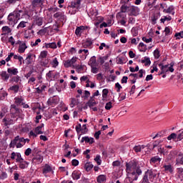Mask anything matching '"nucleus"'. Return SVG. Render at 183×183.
<instances>
[{
  "mask_svg": "<svg viewBox=\"0 0 183 183\" xmlns=\"http://www.w3.org/2000/svg\"><path fill=\"white\" fill-rule=\"evenodd\" d=\"M31 154H32V149L31 148L26 149L24 152V154L26 155V157H29Z\"/></svg>",
  "mask_w": 183,
  "mask_h": 183,
  "instance_id": "53",
  "label": "nucleus"
},
{
  "mask_svg": "<svg viewBox=\"0 0 183 183\" xmlns=\"http://www.w3.org/2000/svg\"><path fill=\"white\" fill-rule=\"evenodd\" d=\"M124 183H134V182L131 180V177H126L124 180Z\"/></svg>",
  "mask_w": 183,
  "mask_h": 183,
  "instance_id": "64",
  "label": "nucleus"
},
{
  "mask_svg": "<svg viewBox=\"0 0 183 183\" xmlns=\"http://www.w3.org/2000/svg\"><path fill=\"white\" fill-rule=\"evenodd\" d=\"M144 178L147 179H149L151 182H154V179L157 178V173L155 172V170L151 169H147L143 176Z\"/></svg>",
  "mask_w": 183,
  "mask_h": 183,
  "instance_id": "2",
  "label": "nucleus"
},
{
  "mask_svg": "<svg viewBox=\"0 0 183 183\" xmlns=\"http://www.w3.org/2000/svg\"><path fill=\"white\" fill-rule=\"evenodd\" d=\"M0 75L3 81H8L9 79V74L5 71H1Z\"/></svg>",
  "mask_w": 183,
  "mask_h": 183,
  "instance_id": "24",
  "label": "nucleus"
},
{
  "mask_svg": "<svg viewBox=\"0 0 183 183\" xmlns=\"http://www.w3.org/2000/svg\"><path fill=\"white\" fill-rule=\"evenodd\" d=\"M111 108H112V102H109L106 104L105 109H107V111H109Z\"/></svg>",
  "mask_w": 183,
  "mask_h": 183,
  "instance_id": "54",
  "label": "nucleus"
},
{
  "mask_svg": "<svg viewBox=\"0 0 183 183\" xmlns=\"http://www.w3.org/2000/svg\"><path fill=\"white\" fill-rule=\"evenodd\" d=\"M91 68H92V74H97L98 73L99 69L95 66H91Z\"/></svg>",
  "mask_w": 183,
  "mask_h": 183,
  "instance_id": "62",
  "label": "nucleus"
},
{
  "mask_svg": "<svg viewBox=\"0 0 183 183\" xmlns=\"http://www.w3.org/2000/svg\"><path fill=\"white\" fill-rule=\"evenodd\" d=\"M76 105V99L72 98L70 103V107L74 108Z\"/></svg>",
  "mask_w": 183,
  "mask_h": 183,
  "instance_id": "52",
  "label": "nucleus"
},
{
  "mask_svg": "<svg viewBox=\"0 0 183 183\" xmlns=\"http://www.w3.org/2000/svg\"><path fill=\"white\" fill-rule=\"evenodd\" d=\"M138 165V163L135 162V160H132L129 162L126 163V172L127 174H131L132 171H135L137 169V167Z\"/></svg>",
  "mask_w": 183,
  "mask_h": 183,
  "instance_id": "1",
  "label": "nucleus"
},
{
  "mask_svg": "<svg viewBox=\"0 0 183 183\" xmlns=\"http://www.w3.org/2000/svg\"><path fill=\"white\" fill-rule=\"evenodd\" d=\"M11 159H16V162H24V159L21 156V153L13 152L11 153Z\"/></svg>",
  "mask_w": 183,
  "mask_h": 183,
  "instance_id": "9",
  "label": "nucleus"
},
{
  "mask_svg": "<svg viewBox=\"0 0 183 183\" xmlns=\"http://www.w3.org/2000/svg\"><path fill=\"white\" fill-rule=\"evenodd\" d=\"M9 89H10V91H14V94H17V92H19V85L11 86L9 88Z\"/></svg>",
  "mask_w": 183,
  "mask_h": 183,
  "instance_id": "38",
  "label": "nucleus"
},
{
  "mask_svg": "<svg viewBox=\"0 0 183 183\" xmlns=\"http://www.w3.org/2000/svg\"><path fill=\"white\" fill-rule=\"evenodd\" d=\"M58 102H59V97H58L56 96L50 97L47 101L48 105H56V104H58Z\"/></svg>",
  "mask_w": 183,
  "mask_h": 183,
  "instance_id": "15",
  "label": "nucleus"
},
{
  "mask_svg": "<svg viewBox=\"0 0 183 183\" xmlns=\"http://www.w3.org/2000/svg\"><path fill=\"white\" fill-rule=\"evenodd\" d=\"M157 162H161V157L156 156L150 159V164H157Z\"/></svg>",
  "mask_w": 183,
  "mask_h": 183,
  "instance_id": "29",
  "label": "nucleus"
},
{
  "mask_svg": "<svg viewBox=\"0 0 183 183\" xmlns=\"http://www.w3.org/2000/svg\"><path fill=\"white\" fill-rule=\"evenodd\" d=\"M19 168H21V169H25V168H28V166L29 165V163L26 161H24L23 159V162H19Z\"/></svg>",
  "mask_w": 183,
  "mask_h": 183,
  "instance_id": "26",
  "label": "nucleus"
},
{
  "mask_svg": "<svg viewBox=\"0 0 183 183\" xmlns=\"http://www.w3.org/2000/svg\"><path fill=\"white\" fill-rule=\"evenodd\" d=\"M48 56V51H41L39 56V59H46Z\"/></svg>",
  "mask_w": 183,
  "mask_h": 183,
  "instance_id": "32",
  "label": "nucleus"
},
{
  "mask_svg": "<svg viewBox=\"0 0 183 183\" xmlns=\"http://www.w3.org/2000/svg\"><path fill=\"white\" fill-rule=\"evenodd\" d=\"M84 141H85V142H88L89 144H94V138H82L81 142H84Z\"/></svg>",
  "mask_w": 183,
  "mask_h": 183,
  "instance_id": "40",
  "label": "nucleus"
},
{
  "mask_svg": "<svg viewBox=\"0 0 183 183\" xmlns=\"http://www.w3.org/2000/svg\"><path fill=\"white\" fill-rule=\"evenodd\" d=\"M142 64H144L145 66H149L151 65V59L149 57L144 56V59L142 60Z\"/></svg>",
  "mask_w": 183,
  "mask_h": 183,
  "instance_id": "25",
  "label": "nucleus"
},
{
  "mask_svg": "<svg viewBox=\"0 0 183 183\" xmlns=\"http://www.w3.org/2000/svg\"><path fill=\"white\" fill-rule=\"evenodd\" d=\"M81 52H84L85 58H86V56H88V54H89L88 49H80L78 51L79 54H81Z\"/></svg>",
  "mask_w": 183,
  "mask_h": 183,
  "instance_id": "49",
  "label": "nucleus"
},
{
  "mask_svg": "<svg viewBox=\"0 0 183 183\" xmlns=\"http://www.w3.org/2000/svg\"><path fill=\"white\" fill-rule=\"evenodd\" d=\"M40 4H42V0H33L31 2L32 6H34V8H36V6H38V5Z\"/></svg>",
  "mask_w": 183,
  "mask_h": 183,
  "instance_id": "39",
  "label": "nucleus"
},
{
  "mask_svg": "<svg viewBox=\"0 0 183 183\" xmlns=\"http://www.w3.org/2000/svg\"><path fill=\"white\" fill-rule=\"evenodd\" d=\"M94 161L97 162V165H101L102 160H101V156L97 154L94 158Z\"/></svg>",
  "mask_w": 183,
  "mask_h": 183,
  "instance_id": "45",
  "label": "nucleus"
},
{
  "mask_svg": "<svg viewBox=\"0 0 183 183\" xmlns=\"http://www.w3.org/2000/svg\"><path fill=\"white\" fill-rule=\"evenodd\" d=\"M44 24V18L39 15H35L33 16V25H37V26H41Z\"/></svg>",
  "mask_w": 183,
  "mask_h": 183,
  "instance_id": "7",
  "label": "nucleus"
},
{
  "mask_svg": "<svg viewBox=\"0 0 183 183\" xmlns=\"http://www.w3.org/2000/svg\"><path fill=\"white\" fill-rule=\"evenodd\" d=\"M49 172H51V174H54V169H52V166L46 164L43 168H42V174L44 175V177H48L47 174H49Z\"/></svg>",
  "mask_w": 183,
  "mask_h": 183,
  "instance_id": "6",
  "label": "nucleus"
},
{
  "mask_svg": "<svg viewBox=\"0 0 183 183\" xmlns=\"http://www.w3.org/2000/svg\"><path fill=\"white\" fill-rule=\"evenodd\" d=\"M21 142L22 139L15 138L11 142L9 147L10 148H15V146L16 145V148H22V147H24V144H21Z\"/></svg>",
  "mask_w": 183,
  "mask_h": 183,
  "instance_id": "4",
  "label": "nucleus"
},
{
  "mask_svg": "<svg viewBox=\"0 0 183 183\" xmlns=\"http://www.w3.org/2000/svg\"><path fill=\"white\" fill-rule=\"evenodd\" d=\"M154 58H156V59H158V58H159L160 55H159V50L158 49H155L154 51Z\"/></svg>",
  "mask_w": 183,
  "mask_h": 183,
  "instance_id": "56",
  "label": "nucleus"
},
{
  "mask_svg": "<svg viewBox=\"0 0 183 183\" xmlns=\"http://www.w3.org/2000/svg\"><path fill=\"white\" fill-rule=\"evenodd\" d=\"M8 96V93L5 92L4 89H0V101H4L5 99V97Z\"/></svg>",
  "mask_w": 183,
  "mask_h": 183,
  "instance_id": "33",
  "label": "nucleus"
},
{
  "mask_svg": "<svg viewBox=\"0 0 183 183\" xmlns=\"http://www.w3.org/2000/svg\"><path fill=\"white\" fill-rule=\"evenodd\" d=\"M81 6V0H74V1H71L70 4V6H69L67 8L69 9V14H71L72 15V12H71V8H76L78 9Z\"/></svg>",
  "mask_w": 183,
  "mask_h": 183,
  "instance_id": "8",
  "label": "nucleus"
},
{
  "mask_svg": "<svg viewBox=\"0 0 183 183\" xmlns=\"http://www.w3.org/2000/svg\"><path fill=\"white\" fill-rule=\"evenodd\" d=\"M172 11H174V6H170L168 7L167 9H164L163 10V12H164V14H171V12H172Z\"/></svg>",
  "mask_w": 183,
  "mask_h": 183,
  "instance_id": "46",
  "label": "nucleus"
},
{
  "mask_svg": "<svg viewBox=\"0 0 183 183\" xmlns=\"http://www.w3.org/2000/svg\"><path fill=\"white\" fill-rule=\"evenodd\" d=\"M2 31L4 35H8L12 32V29H11V28H9L8 26H3Z\"/></svg>",
  "mask_w": 183,
  "mask_h": 183,
  "instance_id": "23",
  "label": "nucleus"
},
{
  "mask_svg": "<svg viewBox=\"0 0 183 183\" xmlns=\"http://www.w3.org/2000/svg\"><path fill=\"white\" fill-rule=\"evenodd\" d=\"M134 151L135 152H141V151H142V147H141V146H140V145L135 146V147H134Z\"/></svg>",
  "mask_w": 183,
  "mask_h": 183,
  "instance_id": "60",
  "label": "nucleus"
},
{
  "mask_svg": "<svg viewBox=\"0 0 183 183\" xmlns=\"http://www.w3.org/2000/svg\"><path fill=\"white\" fill-rule=\"evenodd\" d=\"M13 13L17 19H21V18H24L26 15V13L24 10H16Z\"/></svg>",
  "mask_w": 183,
  "mask_h": 183,
  "instance_id": "16",
  "label": "nucleus"
},
{
  "mask_svg": "<svg viewBox=\"0 0 183 183\" xmlns=\"http://www.w3.org/2000/svg\"><path fill=\"white\" fill-rule=\"evenodd\" d=\"M163 168L166 174H174V167L171 164L164 165Z\"/></svg>",
  "mask_w": 183,
  "mask_h": 183,
  "instance_id": "17",
  "label": "nucleus"
},
{
  "mask_svg": "<svg viewBox=\"0 0 183 183\" xmlns=\"http://www.w3.org/2000/svg\"><path fill=\"white\" fill-rule=\"evenodd\" d=\"M92 40L86 39L82 43L81 47L84 49L89 48V49H91V48H92Z\"/></svg>",
  "mask_w": 183,
  "mask_h": 183,
  "instance_id": "19",
  "label": "nucleus"
},
{
  "mask_svg": "<svg viewBox=\"0 0 183 183\" xmlns=\"http://www.w3.org/2000/svg\"><path fill=\"white\" fill-rule=\"evenodd\" d=\"M115 88L117 89V92H120L121 89H122V86H121V84H119V83H116L115 84Z\"/></svg>",
  "mask_w": 183,
  "mask_h": 183,
  "instance_id": "57",
  "label": "nucleus"
},
{
  "mask_svg": "<svg viewBox=\"0 0 183 183\" xmlns=\"http://www.w3.org/2000/svg\"><path fill=\"white\" fill-rule=\"evenodd\" d=\"M159 144H161V141H159V140L155 141L153 143V149H155V148H157H157H158V147H160Z\"/></svg>",
  "mask_w": 183,
  "mask_h": 183,
  "instance_id": "55",
  "label": "nucleus"
},
{
  "mask_svg": "<svg viewBox=\"0 0 183 183\" xmlns=\"http://www.w3.org/2000/svg\"><path fill=\"white\" fill-rule=\"evenodd\" d=\"M172 19V17L171 16H164L163 19H161L160 21L162 24H165V21H169Z\"/></svg>",
  "mask_w": 183,
  "mask_h": 183,
  "instance_id": "42",
  "label": "nucleus"
},
{
  "mask_svg": "<svg viewBox=\"0 0 183 183\" xmlns=\"http://www.w3.org/2000/svg\"><path fill=\"white\" fill-rule=\"evenodd\" d=\"M40 42L41 39H37L34 43L31 41V46H36V45H38V44H39Z\"/></svg>",
  "mask_w": 183,
  "mask_h": 183,
  "instance_id": "59",
  "label": "nucleus"
},
{
  "mask_svg": "<svg viewBox=\"0 0 183 183\" xmlns=\"http://www.w3.org/2000/svg\"><path fill=\"white\" fill-rule=\"evenodd\" d=\"M129 7H128V6H125V5H122V6H121L120 11H121V12H122V13H125V12H127V11H129Z\"/></svg>",
  "mask_w": 183,
  "mask_h": 183,
  "instance_id": "50",
  "label": "nucleus"
},
{
  "mask_svg": "<svg viewBox=\"0 0 183 183\" xmlns=\"http://www.w3.org/2000/svg\"><path fill=\"white\" fill-rule=\"evenodd\" d=\"M139 46L142 48V49L140 50L142 52H145V51H147V45H145L144 43H139Z\"/></svg>",
  "mask_w": 183,
  "mask_h": 183,
  "instance_id": "51",
  "label": "nucleus"
},
{
  "mask_svg": "<svg viewBox=\"0 0 183 183\" xmlns=\"http://www.w3.org/2000/svg\"><path fill=\"white\" fill-rule=\"evenodd\" d=\"M155 137H157V138H162V137H165V130L157 132L155 134Z\"/></svg>",
  "mask_w": 183,
  "mask_h": 183,
  "instance_id": "41",
  "label": "nucleus"
},
{
  "mask_svg": "<svg viewBox=\"0 0 183 183\" xmlns=\"http://www.w3.org/2000/svg\"><path fill=\"white\" fill-rule=\"evenodd\" d=\"M25 99L22 96H17L14 98V104L16 105L19 106L21 105V104H24Z\"/></svg>",
  "mask_w": 183,
  "mask_h": 183,
  "instance_id": "18",
  "label": "nucleus"
},
{
  "mask_svg": "<svg viewBox=\"0 0 183 183\" xmlns=\"http://www.w3.org/2000/svg\"><path fill=\"white\" fill-rule=\"evenodd\" d=\"M71 177L73 179L78 180L79 178H81V173H79L78 172H74L71 174Z\"/></svg>",
  "mask_w": 183,
  "mask_h": 183,
  "instance_id": "36",
  "label": "nucleus"
},
{
  "mask_svg": "<svg viewBox=\"0 0 183 183\" xmlns=\"http://www.w3.org/2000/svg\"><path fill=\"white\" fill-rule=\"evenodd\" d=\"M28 46H26V43L24 41L22 44L19 46V49H18L19 54H24V52H25Z\"/></svg>",
  "mask_w": 183,
  "mask_h": 183,
  "instance_id": "20",
  "label": "nucleus"
},
{
  "mask_svg": "<svg viewBox=\"0 0 183 183\" xmlns=\"http://www.w3.org/2000/svg\"><path fill=\"white\" fill-rule=\"evenodd\" d=\"M44 48H51V49H55L56 48V43H45Z\"/></svg>",
  "mask_w": 183,
  "mask_h": 183,
  "instance_id": "27",
  "label": "nucleus"
},
{
  "mask_svg": "<svg viewBox=\"0 0 183 183\" xmlns=\"http://www.w3.org/2000/svg\"><path fill=\"white\" fill-rule=\"evenodd\" d=\"M89 65L90 66H95V65H97V57H95L94 56H92L89 61Z\"/></svg>",
  "mask_w": 183,
  "mask_h": 183,
  "instance_id": "30",
  "label": "nucleus"
},
{
  "mask_svg": "<svg viewBox=\"0 0 183 183\" xmlns=\"http://www.w3.org/2000/svg\"><path fill=\"white\" fill-rule=\"evenodd\" d=\"M44 161V157L41 154H37L32 159V164L34 165H39V164H42V162Z\"/></svg>",
  "mask_w": 183,
  "mask_h": 183,
  "instance_id": "10",
  "label": "nucleus"
},
{
  "mask_svg": "<svg viewBox=\"0 0 183 183\" xmlns=\"http://www.w3.org/2000/svg\"><path fill=\"white\" fill-rule=\"evenodd\" d=\"M39 62L41 66H48V64H49V60L48 59H41L39 60Z\"/></svg>",
  "mask_w": 183,
  "mask_h": 183,
  "instance_id": "34",
  "label": "nucleus"
},
{
  "mask_svg": "<svg viewBox=\"0 0 183 183\" xmlns=\"http://www.w3.org/2000/svg\"><path fill=\"white\" fill-rule=\"evenodd\" d=\"M108 92H109V91H108L107 89H104L102 91V97L103 98H107V96L108 95Z\"/></svg>",
  "mask_w": 183,
  "mask_h": 183,
  "instance_id": "58",
  "label": "nucleus"
},
{
  "mask_svg": "<svg viewBox=\"0 0 183 183\" xmlns=\"http://www.w3.org/2000/svg\"><path fill=\"white\" fill-rule=\"evenodd\" d=\"M159 66L160 67L161 71H163V72H164V73L168 72V69H169L168 68H169V65H168V64L163 65L162 64H159Z\"/></svg>",
  "mask_w": 183,
  "mask_h": 183,
  "instance_id": "35",
  "label": "nucleus"
},
{
  "mask_svg": "<svg viewBox=\"0 0 183 183\" xmlns=\"http://www.w3.org/2000/svg\"><path fill=\"white\" fill-rule=\"evenodd\" d=\"M93 97H91V99L86 103V105L89 107V108H92V107H95L97 104L96 102H94Z\"/></svg>",
  "mask_w": 183,
  "mask_h": 183,
  "instance_id": "37",
  "label": "nucleus"
},
{
  "mask_svg": "<svg viewBox=\"0 0 183 183\" xmlns=\"http://www.w3.org/2000/svg\"><path fill=\"white\" fill-rule=\"evenodd\" d=\"M10 114H11V115H13L14 117H19V115L21 114V110H19L16 105L11 104L10 109Z\"/></svg>",
  "mask_w": 183,
  "mask_h": 183,
  "instance_id": "11",
  "label": "nucleus"
},
{
  "mask_svg": "<svg viewBox=\"0 0 183 183\" xmlns=\"http://www.w3.org/2000/svg\"><path fill=\"white\" fill-rule=\"evenodd\" d=\"M53 68H56L58 65H59V62H58V59L54 58L51 62Z\"/></svg>",
  "mask_w": 183,
  "mask_h": 183,
  "instance_id": "48",
  "label": "nucleus"
},
{
  "mask_svg": "<svg viewBox=\"0 0 183 183\" xmlns=\"http://www.w3.org/2000/svg\"><path fill=\"white\" fill-rule=\"evenodd\" d=\"M142 174V170H141V168L137 167L135 170H133L132 172H130V173H127V175H131V181H137L138 177Z\"/></svg>",
  "mask_w": 183,
  "mask_h": 183,
  "instance_id": "3",
  "label": "nucleus"
},
{
  "mask_svg": "<svg viewBox=\"0 0 183 183\" xmlns=\"http://www.w3.org/2000/svg\"><path fill=\"white\" fill-rule=\"evenodd\" d=\"M8 22L9 25H15L16 24V21L18 20L15 16V14L14 12H11L8 16Z\"/></svg>",
  "mask_w": 183,
  "mask_h": 183,
  "instance_id": "12",
  "label": "nucleus"
},
{
  "mask_svg": "<svg viewBox=\"0 0 183 183\" xmlns=\"http://www.w3.org/2000/svg\"><path fill=\"white\" fill-rule=\"evenodd\" d=\"M64 66L65 68H70V66H74V64L70 61V60H67L64 61Z\"/></svg>",
  "mask_w": 183,
  "mask_h": 183,
  "instance_id": "43",
  "label": "nucleus"
},
{
  "mask_svg": "<svg viewBox=\"0 0 183 183\" xmlns=\"http://www.w3.org/2000/svg\"><path fill=\"white\" fill-rule=\"evenodd\" d=\"M9 42L11 44V45H12V46H14V45H15V39H14L13 36H10L9 39Z\"/></svg>",
  "mask_w": 183,
  "mask_h": 183,
  "instance_id": "61",
  "label": "nucleus"
},
{
  "mask_svg": "<svg viewBox=\"0 0 183 183\" xmlns=\"http://www.w3.org/2000/svg\"><path fill=\"white\" fill-rule=\"evenodd\" d=\"M76 131L77 134H80L79 138L81 137V134H86L88 132V129L86 128V124H84L82 127L81 124L76 126Z\"/></svg>",
  "mask_w": 183,
  "mask_h": 183,
  "instance_id": "5",
  "label": "nucleus"
},
{
  "mask_svg": "<svg viewBox=\"0 0 183 183\" xmlns=\"http://www.w3.org/2000/svg\"><path fill=\"white\" fill-rule=\"evenodd\" d=\"M129 12H130L129 15L137 16L139 12V9L137 6H131L129 7Z\"/></svg>",
  "mask_w": 183,
  "mask_h": 183,
  "instance_id": "14",
  "label": "nucleus"
},
{
  "mask_svg": "<svg viewBox=\"0 0 183 183\" xmlns=\"http://www.w3.org/2000/svg\"><path fill=\"white\" fill-rule=\"evenodd\" d=\"M114 167H121V162L117 160L112 162Z\"/></svg>",
  "mask_w": 183,
  "mask_h": 183,
  "instance_id": "63",
  "label": "nucleus"
},
{
  "mask_svg": "<svg viewBox=\"0 0 183 183\" xmlns=\"http://www.w3.org/2000/svg\"><path fill=\"white\" fill-rule=\"evenodd\" d=\"M107 181V176L105 174H100L97 178V182L98 183H103Z\"/></svg>",
  "mask_w": 183,
  "mask_h": 183,
  "instance_id": "22",
  "label": "nucleus"
},
{
  "mask_svg": "<svg viewBox=\"0 0 183 183\" xmlns=\"http://www.w3.org/2000/svg\"><path fill=\"white\" fill-rule=\"evenodd\" d=\"M86 26H81L77 27L75 31V34L77 36H81V34H82V31H85L86 29Z\"/></svg>",
  "mask_w": 183,
  "mask_h": 183,
  "instance_id": "21",
  "label": "nucleus"
},
{
  "mask_svg": "<svg viewBox=\"0 0 183 183\" xmlns=\"http://www.w3.org/2000/svg\"><path fill=\"white\" fill-rule=\"evenodd\" d=\"M26 61L27 65L32 64V54H29L26 59Z\"/></svg>",
  "mask_w": 183,
  "mask_h": 183,
  "instance_id": "44",
  "label": "nucleus"
},
{
  "mask_svg": "<svg viewBox=\"0 0 183 183\" xmlns=\"http://www.w3.org/2000/svg\"><path fill=\"white\" fill-rule=\"evenodd\" d=\"M84 168L87 172H89V171L94 168V164L91 162H87L84 164Z\"/></svg>",
  "mask_w": 183,
  "mask_h": 183,
  "instance_id": "28",
  "label": "nucleus"
},
{
  "mask_svg": "<svg viewBox=\"0 0 183 183\" xmlns=\"http://www.w3.org/2000/svg\"><path fill=\"white\" fill-rule=\"evenodd\" d=\"M7 72L9 75H17L18 74V69H12L9 68L7 69Z\"/></svg>",
  "mask_w": 183,
  "mask_h": 183,
  "instance_id": "31",
  "label": "nucleus"
},
{
  "mask_svg": "<svg viewBox=\"0 0 183 183\" xmlns=\"http://www.w3.org/2000/svg\"><path fill=\"white\" fill-rule=\"evenodd\" d=\"M41 134H42V129H39V127H36L34 131H31L29 133V137H33V138H36V137H38V135H41Z\"/></svg>",
  "mask_w": 183,
  "mask_h": 183,
  "instance_id": "13",
  "label": "nucleus"
},
{
  "mask_svg": "<svg viewBox=\"0 0 183 183\" xmlns=\"http://www.w3.org/2000/svg\"><path fill=\"white\" fill-rule=\"evenodd\" d=\"M25 26H26V21H21L17 26V29L25 28Z\"/></svg>",
  "mask_w": 183,
  "mask_h": 183,
  "instance_id": "47",
  "label": "nucleus"
}]
</instances>
